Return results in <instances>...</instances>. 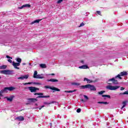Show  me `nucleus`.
<instances>
[{
	"label": "nucleus",
	"mask_w": 128,
	"mask_h": 128,
	"mask_svg": "<svg viewBox=\"0 0 128 128\" xmlns=\"http://www.w3.org/2000/svg\"><path fill=\"white\" fill-rule=\"evenodd\" d=\"M28 89L29 90H30V92H35L34 93V96H37V98H50V95H46V96H44V93H42V92H39L38 93L37 90H39V88H35L34 86H30L28 88Z\"/></svg>",
	"instance_id": "1"
},
{
	"label": "nucleus",
	"mask_w": 128,
	"mask_h": 128,
	"mask_svg": "<svg viewBox=\"0 0 128 128\" xmlns=\"http://www.w3.org/2000/svg\"><path fill=\"white\" fill-rule=\"evenodd\" d=\"M16 62H12V66H14V68H16L17 70H20V62H22V58H16Z\"/></svg>",
	"instance_id": "2"
},
{
	"label": "nucleus",
	"mask_w": 128,
	"mask_h": 128,
	"mask_svg": "<svg viewBox=\"0 0 128 128\" xmlns=\"http://www.w3.org/2000/svg\"><path fill=\"white\" fill-rule=\"evenodd\" d=\"M80 88L82 90H84L85 88L90 89V90H96V88H95L94 86H92V84H86V86H80Z\"/></svg>",
	"instance_id": "3"
},
{
	"label": "nucleus",
	"mask_w": 128,
	"mask_h": 128,
	"mask_svg": "<svg viewBox=\"0 0 128 128\" xmlns=\"http://www.w3.org/2000/svg\"><path fill=\"white\" fill-rule=\"evenodd\" d=\"M16 90V88H14V86L4 88V90H1V92H2V94H4V92H8V90L12 92V90Z\"/></svg>",
	"instance_id": "4"
},
{
	"label": "nucleus",
	"mask_w": 128,
	"mask_h": 128,
	"mask_svg": "<svg viewBox=\"0 0 128 128\" xmlns=\"http://www.w3.org/2000/svg\"><path fill=\"white\" fill-rule=\"evenodd\" d=\"M34 78H44V76L43 74H38L37 70H35L34 72V74L33 76Z\"/></svg>",
	"instance_id": "5"
},
{
	"label": "nucleus",
	"mask_w": 128,
	"mask_h": 128,
	"mask_svg": "<svg viewBox=\"0 0 128 128\" xmlns=\"http://www.w3.org/2000/svg\"><path fill=\"white\" fill-rule=\"evenodd\" d=\"M120 86H106L107 90H116L118 88H120Z\"/></svg>",
	"instance_id": "6"
},
{
	"label": "nucleus",
	"mask_w": 128,
	"mask_h": 128,
	"mask_svg": "<svg viewBox=\"0 0 128 128\" xmlns=\"http://www.w3.org/2000/svg\"><path fill=\"white\" fill-rule=\"evenodd\" d=\"M128 76V72H122L119 74H118L116 78H118L120 80H122V76Z\"/></svg>",
	"instance_id": "7"
},
{
	"label": "nucleus",
	"mask_w": 128,
	"mask_h": 128,
	"mask_svg": "<svg viewBox=\"0 0 128 128\" xmlns=\"http://www.w3.org/2000/svg\"><path fill=\"white\" fill-rule=\"evenodd\" d=\"M104 92H106V91H104V90H102V91H99L98 94H100V96H102V98H110V95H103Z\"/></svg>",
	"instance_id": "8"
},
{
	"label": "nucleus",
	"mask_w": 128,
	"mask_h": 128,
	"mask_svg": "<svg viewBox=\"0 0 128 128\" xmlns=\"http://www.w3.org/2000/svg\"><path fill=\"white\" fill-rule=\"evenodd\" d=\"M29 76L28 74H26L24 76L23 74H21L20 76L18 78V80H27Z\"/></svg>",
	"instance_id": "9"
},
{
	"label": "nucleus",
	"mask_w": 128,
	"mask_h": 128,
	"mask_svg": "<svg viewBox=\"0 0 128 128\" xmlns=\"http://www.w3.org/2000/svg\"><path fill=\"white\" fill-rule=\"evenodd\" d=\"M44 88H50L52 90H55V92H60V90H59L58 88H54V86L52 87V86H46Z\"/></svg>",
	"instance_id": "10"
},
{
	"label": "nucleus",
	"mask_w": 128,
	"mask_h": 128,
	"mask_svg": "<svg viewBox=\"0 0 128 128\" xmlns=\"http://www.w3.org/2000/svg\"><path fill=\"white\" fill-rule=\"evenodd\" d=\"M13 70H2L1 72L4 74H11L13 72Z\"/></svg>",
	"instance_id": "11"
},
{
	"label": "nucleus",
	"mask_w": 128,
	"mask_h": 128,
	"mask_svg": "<svg viewBox=\"0 0 128 128\" xmlns=\"http://www.w3.org/2000/svg\"><path fill=\"white\" fill-rule=\"evenodd\" d=\"M113 82V84H118V80H115L114 78H110L108 80V82Z\"/></svg>",
	"instance_id": "12"
},
{
	"label": "nucleus",
	"mask_w": 128,
	"mask_h": 128,
	"mask_svg": "<svg viewBox=\"0 0 128 128\" xmlns=\"http://www.w3.org/2000/svg\"><path fill=\"white\" fill-rule=\"evenodd\" d=\"M31 7L30 4H26L25 5H22L21 7H19L18 9H23L24 8H30Z\"/></svg>",
	"instance_id": "13"
},
{
	"label": "nucleus",
	"mask_w": 128,
	"mask_h": 128,
	"mask_svg": "<svg viewBox=\"0 0 128 128\" xmlns=\"http://www.w3.org/2000/svg\"><path fill=\"white\" fill-rule=\"evenodd\" d=\"M40 84L39 82H28L26 84H24V86H26V84Z\"/></svg>",
	"instance_id": "14"
},
{
	"label": "nucleus",
	"mask_w": 128,
	"mask_h": 128,
	"mask_svg": "<svg viewBox=\"0 0 128 128\" xmlns=\"http://www.w3.org/2000/svg\"><path fill=\"white\" fill-rule=\"evenodd\" d=\"M28 101L29 102H36V101H38L37 98H28Z\"/></svg>",
	"instance_id": "15"
},
{
	"label": "nucleus",
	"mask_w": 128,
	"mask_h": 128,
	"mask_svg": "<svg viewBox=\"0 0 128 128\" xmlns=\"http://www.w3.org/2000/svg\"><path fill=\"white\" fill-rule=\"evenodd\" d=\"M16 119H18L20 121H24V118L23 116H18V117L16 118Z\"/></svg>",
	"instance_id": "16"
},
{
	"label": "nucleus",
	"mask_w": 128,
	"mask_h": 128,
	"mask_svg": "<svg viewBox=\"0 0 128 128\" xmlns=\"http://www.w3.org/2000/svg\"><path fill=\"white\" fill-rule=\"evenodd\" d=\"M76 92V90H65V92H68V94H71V92Z\"/></svg>",
	"instance_id": "17"
},
{
	"label": "nucleus",
	"mask_w": 128,
	"mask_h": 128,
	"mask_svg": "<svg viewBox=\"0 0 128 128\" xmlns=\"http://www.w3.org/2000/svg\"><path fill=\"white\" fill-rule=\"evenodd\" d=\"M86 80L88 84H91L92 82V80H89L88 78H84V81Z\"/></svg>",
	"instance_id": "18"
},
{
	"label": "nucleus",
	"mask_w": 128,
	"mask_h": 128,
	"mask_svg": "<svg viewBox=\"0 0 128 128\" xmlns=\"http://www.w3.org/2000/svg\"><path fill=\"white\" fill-rule=\"evenodd\" d=\"M48 82H58V80H55L54 78H50V80H48Z\"/></svg>",
	"instance_id": "19"
},
{
	"label": "nucleus",
	"mask_w": 128,
	"mask_h": 128,
	"mask_svg": "<svg viewBox=\"0 0 128 128\" xmlns=\"http://www.w3.org/2000/svg\"><path fill=\"white\" fill-rule=\"evenodd\" d=\"M14 98V96H10V97H6L7 98V100H8V101H12L13 98Z\"/></svg>",
	"instance_id": "20"
},
{
	"label": "nucleus",
	"mask_w": 128,
	"mask_h": 128,
	"mask_svg": "<svg viewBox=\"0 0 128 128\" xmlns=\"http://www.w3.org/2000/svg\"><path fill=\"white\" fill-rule=\"evenodd\" d=\"M40 66L42 68H46V66L44 64H41Z\"/></svg>",
	"instance_id": "21"
},
{
	"label": "nucleus",
	"mask_w": 128,
	"mask_h": 128,
	"mask_svg": "<svg viewBox=\"0 0 128 128\" xmlns=\"http://www.w3.org/2000/svg\"><path fill=\"white\" fill-rule=\"evenodd\" d=\"M79 68H84V69L88 68V66H86V65L81 66Z\"/></svg>",
	"instance_id": "22"
},
{
	"label": "nucleus",
	"mask_w": 128,
	"mask_h": 128,
	"mask_svg": "<svg viewBox=\"0 0 128 128\" xmlns=\"http://www.w3.org/2000/svg\"><path fill=\"white\" fill-rule=\"evenodd\" d=\"M40 19H38V20H35L34 21H33L31 24H36V22H40Z\"/></svg>",
	"instance_id": "23"
},
{
	"label": "nucleus",
	"mask_w": 128,
	"mask_h": 128,
	"mask_svg": "<svg viewBox=\"0 0 128 128\" xmlns=\"http://www.w3.org/2000/svg\"><path fill=\"white\" fill-rule=\"evenodd\" d=\"M98 103L103 104H108V102L106 101H98Z\"/></svg>",
	"instance_id": "24"
},
{
	"label": "nucleus",
	"mask_w": 128,
	"mask_h": 128,
	"mask_svg": "<svg viewBox=\"0 0 128 128\" xmlns=\"http://www.w3.org/2000/svg\"><path fill=\"white\" fill-rule=\"evenodd\" d=\"M80 84H79L78 82H72V86H80Z\"/></svg>",
	"instance_id": "25"
},
{
	"label": "nucleus",
	"mask_w": 128,
	"mask_h": 128,
	"mask_svg": "<svg viewBox=\"0 0 128 128\" xmlns=\"http://www.w3.org/2000/svg\"><path fill=\"white\" fill-rule=\"evenodd\" d=\"M6 68V66H0V70H4L5 68Z\"/></svg>",
	"instance_id": "26"
},
{
	"label": "nucleus",
	"mask_w": 128,
	"mask_h": 128,
	"mask_svg": "<svg viewBox=\"0 0 128 128\" xmlns=\"http://www.w3.org/2000/svg\"><path fill=\"white\" fill-rule=\"evenodd\" d=\"M122 104H123V106H122V108H124V107H125V106H126V101H124V102H122Z\"/></svg>",
	"instance_id": "27"
},
{
	"label": "nucleus",
	"mask_w": 128,
	"mask_h": 128,
	"mask_svg": "<svg viewBox=\"0 0 128 128\" xmlns=\"http://www.w3.org/2000/svg\"><path fill=\"white\" fill-rule=\"evenodd\" d=\"M120 94H128V91H125L123 93H120Z\"/></svg>",
	"instance_id": "28"
},
{
	"label": "nucleus",
	"mask_w": 128,
	"mask_h": 128,
	"mask_svg": "<svg viewBox=\"0 0 128 128\" xmlns=\"http://www.w3.org/2000/svg\"><path fill=\"white\" fill-rule=\"evenodd\" d=\"M56 101H52V102H44V104H52V103H54Z\"/></svg>",
	"instance_id": "29"
},
{
	"label": "nucleus",
	"mask_w": 128,
	"mask_h": 128,
	"mask_svg": "<svg viewBox=\"0 0 128 128\" xmlns=\"http://www.w3.org/2000/svg\"><path fill=\"white\" fill-rule=\"evenodd\" d=\"M62 1H64V0H58V1H57V4H60Z\"/></svg>",
	"instance_id": "30"
},
{
	"label": "nucleus",
	"mask_w": 128,
	"mask_h": 128,
	"mask_svg": "<svg viewBox=\"0 0 128 128\" xmlns=\"http://www.w3.org/2000/svg\"><path fill=\"white\" fill-rule=\"evenodd\" d=\"M76 111L78 113H80V112L81 111V109L80 108H78L77 110H76Z\"/></svg>",
	"instance_id": "31"
},
{
	"label": "nucleus",
	"mask_w": 128,
	"mask_h": 128,
	"mask_svg": "<svg viewBox=\"0 0 128 128\" xmlns=\"http://www.w3.org/2000/svg\"><path fill=\"white\" fill-rule=\"evenodd\" d=\"M96 13H97L98 14V15H100V14H101V12H100V11H97Z\"/></svg>",
	"instance_id": "32"
},
{
	"label": "nucleus",
	"mask_w": 128,
	"mask_h": 128,
	"mask_svg": "<svg viewBox=\"0 0 128 128\" xmlns=\"http://www.w3.org/2000/svg\"><path fill=\"white\" fill-rule=\"evenodd\" d=\"M84 98L86 99H88V96H86V95H84Z\"/></svg>",
	"instance_id": "33"
},
{
	"label": "nucleus",
	"mask_w": 128,
	"mask_h": 128,
	"mask_svg": "<svg viewBox=\"0 0 128 128\" xmlns=\"http://www.w3.org/2000/svg\"><path fill=\"white\" fill-rule=\"evenodd\" d=\"M6 56L7 58H8V60H10V58H11V56Z\"/></svg>",
	"instance_id": "34"
},
{
	"label": "nucleus",
	"mask_w": 128,
	"mask_h": 128,
	"mask_svg": "<svg viewBox=\"0 0 128 128\" xmlns=\"http://www.w3.org/2000/svg\"><path fill=\"white\" fill-rule=\"evenodd\" d=\"M11 59V60H10ZM9 58V60H8V62H10V63H12V58Z\"/></svg>",
	"instance_id": "35"
},
{
	"label": "nucleus",
	"mask_w": 128,
	"mask_h": 128,
	"mask_svg": "<svg viewBox=\"0 0 128 128\" xmlns=\"http://www.w3.org/2000/svg\"><path fill=\"white\" fill-rule=\"evenodd\" d=\"M84 26V23H81V24H80V26Z\"/></svg>",
	"instance_id": "36"
},
{
	"label": "nucleus",
	"mask_w": 128,
	"mask_h": 128,
	"mask_svg": "<svg viewBox=\"0 0 128 128\" xmlns=\"http://www.w3.org/2000/svg\"><path fill=\"white\" fill-rule=\"evenodd\" d=\"M43 107H44V105H42V106H41V107H39V109L41 110L42 108Z\"/></svg>",
	"instance_id": "37"
},
{
	"label": "nucleus",
	"mask_w": 128,
	"mask_h": 128,
	"mask_svg": "<svg viewBox=\"0 0 128 128\" xmlns=\"http://www.w3.org/2000/svg\"><path fill=\"white\" fill-rule=\"evenodd\" d=\"M124 90V88H121L120 90Z\"/></svg>",
	"instance_id": "38"
},
{
	"label": "nucleus",
	"mask_w": 128,
	"mask_h": 128,
	"mask_svg": "<svg viewBox=\"0 0 128 128\" xmlns=\"http://www.w3.org/2000/svg\"><path fill=\"white\" fill-rule=\"evenodd\" d=\"M49 76H55L54 74H50Z\"/></svg>",
	"instance_id": "39"
},
{
	"label": "nucleus",
	"mask_w": 128,
	"mask_h": 128,
	"mask_svg": "<svg viewBox=\"0 0 128 128\" xmlns=\"http://www.w3.org/2000/svg\"><path fill=\"white\" fill-rule=\"evenodd\" d=\"M2 90L0 91V96H2Z\"/></svg>",
	"instance_id": "40"
},
{
	"label": "nucleus",
	"mask_w": 128,
	"mask_h": 128,
	"mask_svg": "<svg viewBox=\"0 0 128 128\" xmlns=\"http://www.w3.org/2000/svg\"><path fill=\"white\" fill-rule=\"evenodd\" d=\"M50 126H52V123H50Z\"/></svg>",
	"instance_id": "41"
},
{
	"label": "nucleus",
	"mask_w": 128,
	"mask_h": 128,
	"mask_svg": "<svg viewBox=\"0 0 128 128\" xmlns=\"http://www.w3.org/2000/svg\"><path fill=\"white\" fill-rule=\"evenodd\" d=\"M22 64H23V65H24V64H25V63H23Z\"/></svg>",
	"instance_id": "42"
},
{
	"label": "nucleus",
	"mask_w": 128,
	"mask_h": 128,
	"mask_svg": "<svg viewBox=\"0 0 128 128\" xmlns=\"http://www.w3.org/2000/svg\"><path fill=\"white\" fill-rule=\"evenodd\" d=\"M86 14H88V12H86Z\"/></svg>",
	"instance_id": "43"
},
{
	"label": "nucleus",
	"mask_w": 128,
	"mask_h": 128,
	"mask_svg": "<svg viewBox=\"0 0 128 128\" xmlns=\"http://www.w3.org/2000/svg\"><path fill=\"white\" fill-rule=\"evenodd\" d=\"M30 66H31V64H29Z\"/></svg>",
	"instance_id": "44"
},
{
	"label": "nucleus",
	"mask_w": 128,
	"mask_h": 128,
	"mask_svg": "<svg viewBox=\"0 0 128 128\" xmlns=\"http://www.w3.org/2000/svg\"><path fill=\"white\" fill-rule=\"evenodd\" d=\"M60 115H58V117H59Z\"/></svg>",
	"instance_id": "45"
},
{
	"label": "nucleus",
	"mask_w": 128,
	"mask_h": 128,
	"mask_svg": "<svg viewBox=\"0 0 128 128\" xmlns=\"http://www.w3.org/2000/svg\"><path fill=\"white\" fill-rule=\"evenodd\" d=\"M82 101H84V99H82Z\"/></svg>",
	"instance_id": "46"
},
{
	"label": "nucleus",
	"mask_w": 128,
	"mask_h": 128,
	"mask_svg": "<svg viewBox=\"0 0 128 128\" xmlns=\"http://www.w3.org/2000/svg\"><path fill=\"white\" fill-rule=\"evenodd\" d=\"M2 78L1 76H0V79Z\"/></svg>",
	"instance_id": "47"
},
{
	"label": "nucleus",
	"mask_w": 128,
	"mask_h": 128,
	"mask_svg": "<svg viewBox=\"0 0 128 128\" xmlns=\"http://www.w3.org/2000/svg\"><path fill=\"white\" fill-rule=\"evenodd\" d=\"M36 104V105H38V104Z\"/></svg>",
	"instance_id": "48"
}]
</instances>
